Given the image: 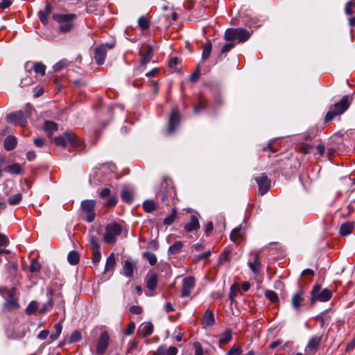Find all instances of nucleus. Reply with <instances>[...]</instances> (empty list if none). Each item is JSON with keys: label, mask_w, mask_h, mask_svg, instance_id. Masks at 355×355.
<instances>
[{"label": "nucleus", "mask_w": 355, "mask_h": 355, "mask_svg": "<svg viewBox=\"0 0 355 355\" xmlns=\"http://www.w3.org/2000/svg\"><path fill=\"white\" fill-rule=\"evenodd\" d=\"M176 191L171 180L165 178L160 184V189L157 193V197L165 205L174 202Z\"/></svg>", "instance_id": "f257e3e1"}, {"label": "nucleus", "mask_w": 355, "mask_h": 355, "mask_svg": "<svg viewBox=\"0 0 355 355\" xmlns=\"http://www.w3.org/2000/svg\"><path fill=\"white\" fill-rule=\"evenodd\" d=\"M349 106V96H345L339 102L329 107V110L324 117V122L331 121L336 116L343 114Z\"/></svg>", "instance_id": "f03ea898"}, {"label": "nucleus", "mask_w": 355, "mask_h": 355, "mask_svg": "<svg viewBox=\"0 0 355 355\" xmlns=\"http://www.w3.org/2000/svg\"><path fill=\"white\" fill-rule=\"evenodd\" d=\"M251 36V32L245 28H227L225 33L224 38L227 41H236L244 42Z\"/></svg>", "instance_id": "7ed1b4c3"}, {"label": "nucleus", "mask_w": 355, "mask_h": 355, "mask_svg": "<svg viewBox=\"0 0 355 355\" xmlns=\"http://www.w3.org/2000/svg\"><path fill=\"white\" fill-rule=\"evenodd\" d=\"M55 143L58 146L64 148L67 144L72 147L78 148L82 145V141L72 132L67 131L63 135L55 137Z\"/></svg>", "instance_id": "20e7f679"}, {"label": "nucleus", "mask_w": 355, "mask_h": 355, "mask_svg": "<svg viewBox=\"0 0 355 355\" xmlns=\"http://www.w3.org/2000/svg\"><path fill=\"white\" fill-rule=\"evenodd\" d=\"M76 17L74 14H53V19L59 24V30L61 32L67 33L71 31L73 26V20Z\"/></svg>", "instance_id": "39448f33"}, {"label": "nucleus", "mask_w": 355, "mask_h": 355, "mask_svg": "<svg viewBox=\"0 0 355 355\" xmlns=\"http://www.w3.org/2000/svg\"><path fill=\"white\" fill-rule=\"evenodd\" d=\"M122 228L116 222H112L107 225L103 241L107 244H114L116 241V237L121 234Z\"/></svg>", "instance_id": "423d86ee"}, {"label": "nucleus", "mask_w": 355, "mask_h": 355, "mask_svg": "<svg viewBox=\"0 0 355 355\" xmlns=\"http://www.w3.org/2000/svg\"><path fill=\"white\" fill-rule=\"evenodd\" d=\"M0 293L6 300L3 306L8 310L17 309L19 307L18 300L15 297V289H7L6 288H0Z\"/></svg>", "instance_id": "0eeeda50"}, {"label": "nucleus", "mask_w": 355, "mask_h": 355, "mask_svg": "<svg viewBox=\"0 0 355 355\" xmlns=\"http://www.w3.org/2000/svg\"><path fill=\"white\" fill-rule=\"evenodd\" d=\"M311 295V301L313 304L316 301L327 302L329 300L332 296V292L328 288L321 290V286L320 285H315L313 288Z\"/></svg>", "instance_id": "6e6552de"}, {"label": "nucleus", "mask_w": 355, "mask_h": 355, "mask_svg": "<svg viewBox=\"0 0 355 355\" xmlns=\"http://www.w3.org/2000/svg\"><path fill=\"white\" fill-rule=\"evenodd\" d=\"M114 44L106 43L95 49L94 58L97 64L101 65L105 62L107 54V49H112Z\"/></svg>", "instance_id": "1a4fd4ad"}, {"label": "nucleus", "mask_w": 355, "mask_h": 355, "mask_svg": "<svg viewBox=\"0 0 355 355\" xmlns=\"http://www.w3.org/2000/svg\"><path fill=\"white\" fill-rule=\"evenodd\" d=\"M96 202L93 200H85L81 202L83 211L86 214V220L92 222L95 218L94 207Z\"/></svg>", "instance_id": "9d476101"}, {"label": "nucleus", "mask_w": 355, "mask_h": 355, "mask_svg": "<svg viewBox=\"0 0 355 355\" xmlns=\"http://www.w3.org/2000/svg\"><path fill=\"white\" fill-rule=\"evenodd\" d=\"M7 121L10 123L21 126H24L26 123V119L22 111L10 113L7 115Z\"/></svg>", "instance_id": "9b49d317"}, {"label": "nucleus", "mask_w": 355, "mask_h": 355, "mask_svg": "<svg viewBox=\"0 0 355 355\" xmlns=\"http://www.w3.org/2000/svg\"><path fill=\"white\" fill-rule=\"evenodd\" d=\"M255 180L259 186V193L261 195L265 194L270 188V180L266 175L262 174L257 177Z\"/></svg>", "instance_id": "f8f14e48"}, {"label": "nucleus", "mask_w": 355, "mask_h": 355, "mask_svg": "<svg viewBox=\"0 0 355 355\" xmlns=\"http://www.w3.org/2000/svg\"><path fill=\"white\" fill-rule=\"evenodd\" d=\"M322 336V335H315L312 336L309 339L305 350L310 354H314L320 346Z\"/></svg>", "instance_id": "ddd939ff"}, {"label": "nucleus", "mask_w": 355, "mask_h": 355, "mask_svg": "<svg viewBox=\"0 0 355 355\" xmlns=\"http://www.w3.org/2000/svg\"><path fill=\"white\" fill-rule=\"evenodd\" d=\"M195 286V279L193 277H187L183 279L182 294L181 296L183 297H188L191 294V291Z\"/></svg>", "instance_id": "4468645a"}, {"label": "nucleus", "mask_w": 355, "mask_h": 355, "mask_svg": "<svg viewBox=\"0 0 355 355\" xmlns=\"http://www.w3.org/2000/svg\"><path fill=\"white\" fill-rule=\"evenodd\" d=\"M109 336L106 332L101 334L96 345V354L101 355L105 353L108 347Z\"/></svg>", "instance_id": "2eb2a0df"}, {"label": "nucleus", "mask_w": 355, "mask_h": 355, "mask_svg": "<svg viewBox=\"0 0 355 355\" xmlns=\"http://www.w3.org/2000/svg\"><path fill=\"white\" fill-rule=\"evenodd\" d=\"M179 113L177 107L172 110L171 114L168 121V127L167 131L169 133H173L178 127L179 123Z\"/></svg>", "instance_id": "dca6fc26"}, {"label": "nucleus", "mask_w": 355, "mask_h": 355, "mask_svg": "<svg viewBox=\"0 0 355 355\" xmlns=\"http://www.w3.org/2000/svg\"><path fill=\"white\" fill-rule=\"evenodd\" d=\"M153 331V325L151 322H146L141 323L137 333L141 337H146L150 335Z\"/></svg>", "instance_id": "f3484780"}, {"label": "nucleus", "mask_w": 355, "mask_h": 355, "mask_svg": "<svg viewBox=\"0 0 355 355\" xmlns=\"http://www.w3.org/2000/svg\"><path fill=\"white\" fill-rule=\"evenodd\" d=\"M232 339V332L230 329H226L224 332L218 336V344L220 347L229 343Z\"/></svg>", "instance_id": "a211bd4d"}, {"label": "nucleus", "mask_w": 355, "mask_h": 355, "mask_svg": "<svg viewBox=\"0 0 355 355\" xmlns=\"http://www.w3.org/2000/svg\"><path fill=\"white\" fill-rule=\"evenodd\" d=\"M200 228V224L198 218L196 216H191L190 221L184 225V230L187 232H191Z\"/></svg>", "instance_id": "6ab92c4d"}, {"label": "nucleus", "mask_w": 355, "mask_h": 355, "mask_svg": "<svg viewBox=\"0 0 355 355\" xmlns=\"http://www.w3.org/2000/svg\"><path fill=\"white\" fill-rule=\"evenodd\" d=\"M178 349L175 347H169L166 349L164 346H160L155 352V355H176Z\"/></svg>", "instance_id": "aec40b11"}, {"label": "nucleus", "mask_w": 355, "mask_h": 355, "mask_svg": "<svg viewBox=\"0 0 355 355\" xmlns=\"http://www.w3.org/2000/svg\"><path fill=\"white\" fill-rule=\"evenodd\" d=\"M52 8L50 4H46L44 10H40L38 12V17L43 24L48 23V17L51 13Z\"/></svg>", "instance_id": "412c9836"}, {"label": "nucleus", "mask_w": 355, "mask_h": 355, "mask_svg": "<svg viewBox=\"0 0 355 355\" xmlns=\"http://www.w3.org/2000/svg\"><path fill=\"white\" fill-rule=\"evenodd\" d=\"M121 196L123 202L130 203L133 198V191L127 187H124L122 189Z\"/></svg>", "instance_id": "4be33fe9"}, {"label": "nucleus", "mask_w": 355, "mask_h": 355, "mask_svg": "<svg viewBox=\"0 0 355 355\" xmlns=\"http://www.w3.org/2000/svg\"><path fill=\"white\" fill-rule=\"evenodd\" d=\"M157 284V276L156 274H148L146 277V285L148 289L153 291Z\"/></svg>", "instance_id": "5701e85b"}, {"label": "nucleus", "mask_w": 355, "mask_h": 355, "mask_svg": "<svg viewBox=\"0 0 355 355\" xmlns=\"http://www.w3.org/2000/svg\"><path fill=\"white\" fill-rule=\"evenodd\" d=\"M4 171L12 175H19L22 172V167L21 164L15 163L6 166Z\"/></svg>", "instance_id": "b1692460"}, {"label": "nucleus", "mask_w": 355, "mask_h": 355, "mask_svg": "<svg viewBox=\"0 0 355 355\" xmlns=\"http://www.w3.org/2000/svg\"><path fill=\"white\" fill-rule=\"evenodd\" d=\"M17 144V139L14 136H8L4 140V147L7 150L14 149Z\"/></svg>", "instance_id": "393cba45"}, {"label": "nucleus", "mask_w": 355, "mask_h": 355, "mask_svg": "<svg viewBox=\"0 0 355 355\" xmlns=\"http://www.w3.org/2000/svg\"><path fill=\"white\" fill-rule=\"evenodd\" d=\"M302 292L299 291V292L296 293L295 294H294L293 296L292 297L291 303H292V306L294 309H297L300 307L301 303L303 301V298H302Z\"/></svg>", "instance_id": "a878e982"}, {"label": "nucleus", "mask_w": 355, "mask_h": 355, "mask_svg": "<svg viewBox=\"0 0 355 355\" xmlns=\"http://www.w3.org/2000/svg\"><path fill=\"white\" fill-rule=\"evenodd\" d=\"M354 227V223L348 222L343 224L340 227V234L342 236H347L352 233Z\"/></svg>", "instance_id": "bb28decb"}, {"label": "nucleus", "mask_w": 355, "mask_h": 355, "mask_svg": "<svg viewBox=\"0 0 355 355\" xmlns=\"http://www.w3.org/2000/svg\"><path fill=\"white\" fill-rule=\"evenodd\" d=\"M133 271L134 267L132 263L128 260L125 261L123 267V272L124 275L128 277H131L133 275Z\"/></svg>", "instance_id": "cd10ccee"}, {"label": "nucleus", "mask_w": 355, "mask_h": 355, "mask_svg": "<svg viewBox=\"0 0 355 355\" xmlns=\"http://www.w3.org/2000/svg\"><path fill=\"white\" fill-rule=\"evenodd\" d=\"M183 247V243L180 241H175L172 245H171L168 248V254L171 255H174L180 252Z\"/></svg>", "instance_id": "c85d7f7f"}, {"label": "nucleus", "mask_w": 355, "mask_h": 355, "mask_svg": "<svg viewBox=\"0 0 355 355\" xmlns=\"http://www.w3.org/2000/svg\"><path fill=\"white\" fill-rule=\"evenodd\" d=\"M116 264L115 256L114 253L110 254V256L107 258L106 263L105 266V272H108L110 270H112Z\"/></svg>", "instance_id": "c756f323"}, {"label": "nucleus", "mask_w": 355, "mask_h": 355, "mask_svg": "<svg viewBox=\"0 0 355 355\" xmlns=\"http://www.w3.org/2000/svg\"><path fill=\"white\" fill-rule=\"evenodd\" d=\"M261 263L259 261V254H257L253 261H248V266L254 273H257L260 268Z\"/></svg>", "instance_id": "7c9ffc66"}, {"label": "nucleus", "mask_w": 355, "mask_h": 355, "mask_svg": "<svg viewBox=\"0 0 355 355\" xmlns=\"http://www.w3.org/2000/svg\"><path fill=\"white\" fill-rule=\"evenodd\" d=\"M44 130L51 136L58 129L57 124L53 121H46L44 125Z\"/></svg>", "instance_id": "2f4dec72"}, {"label": "nucleus", "mask_w": 355, "mask_h": 355, "mask_svg": "<svg viewBox=\"0 0 355 355\" xmlns=\"http://www.w3.org/2000/svg\"><path fill=\"white\" fill-rule=\"evenodd\" d=\"M214 323V316L211 311L207 310L204 315V324L206 326H211Z\"/></svg>", "instance_id": "473e14b6"}, {"label": "nucleus", "mask_w": 355, "mask_h": 355, "mask_svg": "<svg viewBox=\"0 0 355 355\" xmlns=\"http://www.w3.org/2000/svg\"><path fill=\"white\" fill-rule=\"evenodd\" d=\"M153 53V48L152 46H148L146 47V51L141 60V64H146L148 63L150 59L152 58Z\"/></svg>", "instance_id": "72a5a7b5"}, {"label": "nucleus", "mask_w": 355, "mask_h": 355, "mask_svg": "<svg viewBox=\"0 0 355 355\" xmlns=\"http://www.w3.org/2000/svg\"><path fill=\"white\" fill-rule=\"evenodd\" d=\"M80 257L77 252L71 251L67 256V260L71 265H76L79 262Z\"/></svg>", "instance_id": "f704fd0d"}, {"label": "nucleus", "mask_w": 355, "mask_h": 355, "mask_svg": "<svg viewBox=\"0 0 355 355\" xmlns=\"http://www.w3.org/2000/svg\"><path fill=\"white\" fill-rule=\"evenodd\" d=\"M33 70L36 74L44 76L46 71V66L42 62H35L33 64Z\"/></svg>", "instance_id": "c9c22d12"}, {"label": "nucleus", "mask_w": 355, "mask_h": 355, "mask_svg": "<svg viewBox=\"0 0 355 355\" xmlns=\"http://www.w3.org/2000/svg\"><path fill=\"white\" fill-rule=\"evenodd\" d=\"M143 258L146 259L151 266H154L157 263L156 255L151 252H146L143 254Z\"/></svg>", "instance_id": "e433bc0d"}, {"label": "nucleus", "mask_w": 355, "mask_h": 355, "mask_svg": "<svg viewBox=\"0 0 355 355\" xmlns=\"http://www.w3.org/2000/svg\"><path fill=\"white\" fill-rule=\"evenodd\" d=\"M138 24L143 31H146L149 28L150 20L148 17L141 16L138 19Z\"/></svg>", "instance_id": "4c0bfd02"}, {"label": "nucleus", "mask_w": 355, "mask_h": 355, "mask_svg": "<svg viewBox=\"0 0 355 355\" xmlns=\"http://www.w3.org/2000/svg\"><path fill=\"white\" fill-rule=\"evenodd\" d=\"M211 49H212L211 43L209 40H208L207 42L204 46L203 51L202 53V59L203 60H207L209 57L211 52Z\"/></svg>", "instance_id": "58836bf2"}, {"label": "nucleus", "mask_w": 355, "mask_h": 355, "mask_svg": "<svg viewBox=\"0 0 355 355\" xmlns=\"http://www.w3.org/2000/svg\"><path fill=\"white\" fill-rule=\"evenodd\" d=\"M143 207L146 212L150 213L155 209L156 204L152 200H146L143 203Z\"/></svg>", "instance_id": "ea45409f"}, {"label": "nucleus", "mask_w": 355, "mask_h": 355, "mask_svg": "<svg viewBox=\"0 0 355 355\" xmlns=\"http://www.w3.org/2000/svg\"><path fill=\"white\" fill-rule=\"evenodd\" d=\"M53 329H54V332L52 333V334L51 335V338L53 340H55L58 338V336L60 335V334L62 332V327L61 323L60 322L56 323L54 325Z\"/></svg>", "instance_id": "a19ab883"}, {"label": "nucleus", "mask_w": 355, "mask_h": 355, "mask_svg": "<svg viewBox=\"0 0 355 355\" xmlns=\"http://www.w3.org/2000/svg\"><path fill=\"white\" fill-rule=\"evenodd\" d=\"M22 196L21 194L17 193L15 195L10 196L8 199V203L11 205H18L21 200Z\"/></svg>", "instance_id": "79ce46f5"}, {"label": "nucleus", "mask_w": 355, "mask_h": 355, "mask_svg": "<svg viewBox=\"0 0 355 355\" xmlns=\"http://www.w3.org/2000/svg\"><path fill=\"white\" fill-rule=\"evenodd\" d=\"M230 252L228 250H225L223 253H221L219 256L218 264L223 265L226 262H229L230 261Z\"/></svg>", "instance_id": "37998d69"}, {"label": "nucleus", "mask_w": 355, "mask_h": 355, "mask_svg": "<svg viewBox=\"0 0 355 355\" xmlns=\"http://www.w3.org/2000/svg\"><path fill=\"white\" fill-rule=\"evenodd\" d=\"M37 308V302L36 301H31L26 309V313L28 315L33 314Z\"/></svg>", "instance_id": "c03bdc74"}, {"label": "nucleus", "mask_w": 355, "mask_h": 355, "mask_svg": "<svg viewBox=\"0 0 355 355\" xmlns=\"http://www.w3.org/2000/svg\"><path fill=\"white\" fill-rule=\"evenodd\" d=\"M239 293H240L239 286L236 284H233L231 286L230 293V295H229V298L230 299V300L233 301L234 297L237 295V294Z\"/></svg>", "instance_id": "a18cd8bd"}, {"label": "nucleus", "mask_w": 355, "mask_h": 355, "mask_svg": "<svg viewBox=\"0 0 355 355\" xmlns=\"http://www.w3.org/2000/svg\"><path fill=\"white\" fill-rule=\"evenodd\" d=\"M265 295L272 303L278 301V295L273 291H266Z\"/></svg>", "instance_id": "49530a36"}, {"label": "nucleus", "mask_w": 355, "mask_h": 355, "mask_svg": "<svg viewBox=\"0 0 355 355\" xmlns=\"http://www.w3.org/2000/svg\"><path fill=\"white\" fill-rule=\"evenodd\" d=\"M243 349L239 346L234 345L226 353V355H241Z\"/></svg>", "instance_id": "de8ad7c7"}, {"label": "nucleus", "mask_w": 355, "mask_h": 355, "mask_svg": "<svg viewBox=\"0 0 355 355\" xmlns=\"http://www.w3.org/2000/svg\"><path fill=\"white\" fill-rule=\"evenodd\" d=\"M355 12V0L348 2L345 6V13L351 15Z\"/></svg>", "instance_id": "09e8293b"}, {"label": "nucleus", "mask_w": 355, "mask_h": 355, "mask_svg": "<svg viewBox=\"0 0 355 355\" xmlns=\"http://www.w3.org/2000/svg\"><path fill=\"white\" fill-rule=\"evenodd\" d=\"M176 215L177 211L175 209H173L172 214L164 218V223L166 225L172 224L176 218Z\"/></svg>", "instance_id": "8fccbe9b"}, {"label": "nucleus", "mask_w": 355, "mask_h": 355, "mask_svg": "<svg viewBox=\"0 0 355 355\" xmlns=\"http://www.w3.org/2000/svg\"><path fill=\"white\" fill-rule=\"evenodd\" d=\"M81 338L82 336L80 332L78 331H75L74 332L72 333L69 338V343H71L78 342L81 340Z\"/></svg>", "instance_id": "3c124183"}, {"label": "nucleus", "mask_w": 355, "mask_h": 355, "mask_svg": "<svg viewBox=\"0 0 355 355\" xmlns=\"http://www.w3.org/2000/svg\"><path fill=\"white\" fill-rule=\"evenodd\" d=\"M89 243L91 245V247L92 250H98L100 249V245L98 243V241L97 238L95 236H91L89 237Z\"/></svg>", "instance_id": "603ef678"}, {"label": "nucleus", "mask_w": 355, "mask_h": 355, "mask_svg": "<svg viewBox=\"0 0 355 355\" xmlns=\"http://www.w3.org/2000/svg\"><path fill=\"white\" fill-rule=\"evenodd\" d=\"M33 83V80L31 76H27L26 77L21 80L19 86L21 87L31 85Z\"/></svg>", "instance_id": "864d4df0"}, {"label": "nucleus", "mask_w": 355, "mask_h": 355, "mask_svg": "<svg viewBox=\"0 0 355 355\" xmlns=\"http://www.w3.org/2000/svg\"><path fill=\"white\" fill-rule=\"evenodd\" d=\"M40 269V264L36 259H33L29 270L31 272H35Z\"/></svg>", "instance_id": "5fc2aeb1"}, {"label": "nucleus", "mask_w": 355, "mask_h": 355, "mask_svg": "<svg viewBox=\"0 0 355 355\" xmlns=\"http://www.w3.org/2000/svg\"><path fill=\"white\" fill-rule=\"evenodd\" d=\"M93 250V253H92V261L93 263H98L100 260H101V250L100 249H98V250Z\"/></svg>", "instance_id": "6e6d98bb"}, {"label": "nucleus", "mask_w": 355, "mask_h": 355, "mask_svg": "<svg viewBox=\"0 0 355 355\" xmlns=\"http://www.w3.org/2000/svg\"><path fill=\"white\" fill-rule=\"evenodd\" d=\"M67 64V62L66 60H61V61L57 62L53 66V69L55 71H58L61 70L62 68H64V67H66Z\"/></svg>", "instance_id": "4d7b16f0"}, {"label": "nucleus", "mask_w": 355, "mask_h": 355, "mask_svg": "<svg viewBox=\"0 0 355 355\" xmlns=\"http://www.w3.org/2000/svg\"><path fill=\"white\" fill-rule=\"evenodd\" d=\"M193 347L195 349L194 355H203V351L200 343H199L198 342H196L193 343Z\"/></svg>", "instance_id": "13d9d810"}, {"label": "nucleus", "mask_w": 355, "mask_h": 355, "mask_svg": "<svg viewBox=\"0 0 355 355\" xmlns=\"http://www.w3.org/2000/svg\"><path fill=\"white\" fill-rule=\"evenodd\" d=\"M240 236V228H236L234 229L230 234V239L235 241L236 239H238Z\"/></svg>", "instance_id": "bf43d9fd"}, {"label": "nucleus", "mask_w": 355, "mask_h": 355, "mask_svg": "<svg viewBox=\"0 0 355 355\" xmlns=\"http://www.w3.org/2000/svg\"><path fill=\"white\" fill-rule=\"evenodd\" d=\"M206 107V103L202 100H200L197 105L194 107V112L199 113L201 110H203Z\"/></svg>", "instance_id": "052dcab7"}, {"label": "nucleus", "mask_w": 355, "mask_h": 355, "mask_svg": "<svg viewBox=\"0 0 355 355\" xmlns=\"http://www.w3.org/2000/svg\"><path fill=\"white\" fill-rule=\"evenodd\" d=\"M200 76V67L198 66L195 71L191 74L190 80L191 82H196L198 80Z\"/></svg>", "instance_id": "680f3d73"}, {"label": "nucleus", "mask_w": 355, "mask_h": 355, "mask_svg": "<svg viewBox=\"0 0 355 355\" xmlns=\"http://www.w3.org/2000/svg\"><path fill=\"white\" fill-rule=\"evenodd\" d=\"M210 255H211V252L209 250L205 252H203L202 254H200L197 256V257L196 259V261H198L201 259H207L209 257Z\"/></svg>", "instance_id": "e2e57ef3"}, {"label": "nucleus", "mask_w": 355, "mask_h": 355, "mask_svg": "<svg viewBox=\"0 0 355 355\" xmlns=\"http://www.w3.org/2000/svg\"><path fill=\"white\" fill-rule=\"evenodd\" d=\"M130 311L133 314H140L142 312V309L139 306L133 305L130 307Z\"/></svg>", "instance_id": "0e129e2a"}, {"label": "nucleus", "mask_w": 355, "mask_h": 355, "mask_svg": "<svg viewBox=\"0 0 355 355\" xmlns=\"http://www.w3.org/2000/svg\"><path fill=\"white\" fill-rule=\"evenodd\" d=\"M53 306V300L51 299L49 300L46 304H44L42 307L40 309V313H44L47 309L48 306Z\"/></svg>", "instance_id": "69168bd1"}, {"label": "nucleus", "mask_w": 355, "mask_h": 355, "mask_svg": "<svg viewBox=\"0 0 355 355\" xmlns=\"http://www.w3.org/2000/svg\"><path fill=\"white\" fill-rule=\"evenodd\" d=\"M135 329V324L133 322H130L128 324V326L125 330V334L127 336L132 334L133 333Z\"/></svg>", "instance_id": "338daca9"}, {"label": "nucleus", "mask_w": 355, "mask_h": 355, "mask_svg": "<svg viewBox=\"0 0 355 355\" xmlns=\"http://www.w3.org/2000/svg\"><path fill=\"white\" fill-rule=\"evenodd\" d=\"M234 47L233 44H225L221 49V53H225L229 52Z\"/></svg>", "instance_id": "774afa93"}]
</instances>
